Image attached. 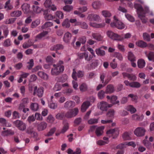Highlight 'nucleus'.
Here are the masks:
<instances>
[{"label": "nucleus", "instance_id": "nucleus-1", "mask_svg": "<svg viewBox=\"0 0 154 154\" xmlns=\"http://www.w3.org/2000/svg\"><path fill=\"white\" fill-rule=\"evenodd\" d=\"M54 67L51 70V73L52 75H57L62 73L64 70V66L63 65H57L53 64Z\"/></svg>", "mask_w": 154, "mask_h": 154}, {"label": "nucleus", "instance_id": "nucleus-2", "mask_svg": "<svg viewBox=\"0 0 154 154\" xmlns=\"http://www.w3.org/2000/svg\"><path fill=\"white\" fill-rule=\"evenodd\" d=\"M79 109L77 108H75L69 110L66 113L65 116L68 118H71L75 117L77 115Z\"/></svg>", "mask_w": 154, "mask_h": 154}, {"label": "nucleus", "instance_id": "nucleus-3", "mask_svg": "<svg viewBox=\"0 0 154 154\" xmlns=\"http://www.w3.org/2000/svg\"><path fill=\"white\" fill-rule=\"evenodd\" d=\"M112 106L111 104H108L107 102L101 101L97 104V107L102 111H106L109 108Z\"/></svg>", "mask_w": 154, "mask_h": 154}, {"label": "nucleus", "instance_id": "nucleus-4", "mask_svg": "<svg viewBox=\"0 0 154 154\" xmlns=\"http://www.w3.org/2000/svg\"><path fill=\"white\" fill-rule=\"evenodd\" d=\"M37 129L38 131H41L45 130L48 126L47 123L42 121L36 123Z\"/></svg>", "mask_w": 154, "mask_h": 154}, {"label": "nucleus", "instance_id": "nucleus-5", "mask_svg": "<svg viewBox=\"0 0 154 154\" xmlns=\"http://www.w3.org/2000/svg\"><path fill=\"white\" fill-rule=\"evenodd\" d=\"M106 133L107 136L109 137H112L113 139H115L118 136L119 131L117 128H114L109 130Z\"/></svg>", "mask_w": 154, "mask_h": 154}, {"label": "nucleus", "instance_id": "nucleus-6", "mask_svg": "<svg viewBox=\"0 0 154 154\" xmlns=\"http://www.w3.org/2000/svg\"><path fill=\"white\" fill-rule=\"evenodd\" d=\"M44 92L43 88L42 87L38 88L37 86L34 88L33 95H36L39 97H42L43 95Z\"/></svg>", "mask_w": 154, "mask_h": 154}, {"label": "nucleus", "instance_id": "nucleus-7", "mask_svg": "<svg viewBox=\"0 0 154 154\" xmlns=\"http://www.w3.org/2000/svg\"><path fill=\"white\" fill-rule=\"evenodd\" d=\"M15 126L21 131H24L26 128L25 124L22 121L19 120H17L14 122Z\"/></svg>", "mask_w": 154, "mask_h": 154}, {"label": "nucleus", "instance_id": "nucleus-8", "mask_svg": "<svg viewBox=\"0 0 154 154\" xmlns=\"http://www.w3.org/2000/svg\"><path fill=\"white\" fill-rule=\"evenodd\" d=\"M107 34L109 37L114 40L120 41L122 39L120 38V35L111 31H108L107 32Z\"/></svg>", "mask_w": 154, "mask_h": 154}, {"label": "nucleus", "instance_id": "nucleus-9", "mask_svg": "<svg viewBox=\"0 0 154 154\" xmlns=\"http://www.w3.org/2000/svg\"><path fill=\"white\" fill-rule=\"evenodd\" d=\"M146 131L143 127H139L137 128L134 131V134L138 137H142L145 134Z\"/></svg>", "mask_w": 154, "mask_h": 154}, {"label": "nucleus", "instance_id": "nucleus-10", "mask_svg": "<svg viewBox=\"0 0 154 154\" xmlns=\"http://www.w3.org/2000/svg\"><path fill=\"white\" fill-rule=\"evenodd\" d=\"M145 9L146 10V11L143 12V13H138V17L141 19L142 22L143 23H146L148 20L147 18H145V14L147 13H149V11L148 7H146Z\"/></svg>", "mask_w": 154, "mask_h": 154}, {"label": "nucleus", "instance_id": "nucleus-11", "mask_svg": "<svg viewBox=\"0 0 154 154\" xmlns=\"http://www.w3.org/2000/svg\"><path fill=\"white\" fill-rule=\"evenodd\" d=\"M88 18L90 21L99 22L101 20V19L98 15L94 14H89L88 16Z\"/></svg>", "mask_w": 154, "mask_h": 154}, {"label": "nucleus", "instance_id": "nucleus-12", "mask_svg": "<svg viewBox=\"0 0 154 154\" xmlns=\"http://www.w3.org/2000/svg\"><path fill=\"white\" fill-rule=\"evenodd\" d=\"M92 36L93 38L98 41H103V36L98 33H93L92 34Z\"/></svg>", "mask_w": 154, "mask_h": 154}, {"label": "nucleus", "instance_id": "nucleus-13", "mask_svg": "<svg viewBox=\"0 0 154 154\" xmlns=\"http://www.w3.org/2000/svg\"><path fill=\"white\" fill-rule=\"evenodd\" d=\"M75 103L71 100L66 101L64 104V107L66 109L73 108L75 106Z\"/></svg>", "mask_w": 154, "mask_h": 154}, {"label": "nucleus", "instance_id": "nucleus-14", "mask_svg": "<svg viewBox=\"0 0 154 154\" xmlns=\"http://www.w3.org/2000/svg\"><path fill=\"white\" fill-rule=\"evenodd\" d=\"M72 37L71 34L69 32H67L65 33L63 37V41L65 43H69Z\"/></svg>", "mask_w": 154, "mask_h": 154}, {"label": "nucleus", "instance_id": "nucleus-15", "mask_svg": "<svg viewBox=\"0 0 154 154\" xmlns=\"http://www.w3.org/2000/svg\"><path fill=\"white\" fill-rule=\"evenodd\" d=\"M48 33V32L47 31H44L36 35L35 37V41L36 42L38 40H40L42 38L44 37L45 35H47Z\"/></svg>", "mask_w": 154, "mask_h": 154}, {"label": "nucleus", "instance_id": "nucleus-16", "mask_svg": "<svg viewBox=\"0 0 154 154\" xmlns=\"http://www.w3.org/2000/svg\"><path fill=\"white\" fill-rule=\"evenodd\" d=\"M115 91V89L113 85H107L105 91L106 94H111Z\"/></svg>", "mask_w": 154, "mask_h": 154}, {"label": "nucleus", "instance_id": "nucleus-17", "mask_svg": "<svg viewBox=\"0 0 154 154\" xmlns=\"http://www.w3.org/2000/svg\"><path fill=\"white\" fill-rule=\"evenodd\" d=\"M0 29L3 30L5 37L6 38L9 32L8 26L5 25H2L0 27Z\"/></svg>", "mask_w": 154, "mask_h": 154}, {"label": "nucleus", "instance_id": "nucleus-18", "mask_svg": "<svg viewBox=\"0 0 154 154\" xmlns=\"http://www.w3.org/2000/svg\"><path fill=\"white\" fill-rule=\"evenodd\" d=\"M90 102L88 101L84 102L81 106V111L82 112H85L90 106Z\"/></svg>", "mask_w": 154, "mask_h": 154}, {"label": "nucleus", "instance_id": "nucleus-19", "mask_svg": "<svg viewBox=\"0 0 154 154\" xmlns=\"http://www.w3.org/2000/svg\"><path fill=\"white\" fill-rule=\"evenodd\" d=\"M114 19L115 21H116V27L119 29H122L125 28L124 24L121 22L119 21L115 16H114Z\"/></svg>", "mask_w": 154, "mask_h": 154}, {"label": "nucleus", "instance_id": "nucleus-20", "mask_svg": "<svg viewBox=\"0 0 154 154\" xmlns=\"http://www.w3.org/2000/svg\"><path fill=\"white\" fill-rule=\"evenodd\" d=\"M104 128L103 126H100L96 128L95 133L97 136L99 137L102 135Z\"/></svg>", "mask_w": 154, "mask_h": 154}, {"label": "nucleus", "instance_id": "nucleus-21", "mask_svg": "<svg viewBox=\"0 0 154 154\" xmlns=\"http://www.w3.org/2000/svg\"><path fill=\"white\" fill-rule=\"evenodd\" d=\"M134 7L138 11H139V13H143V12L145 11L146 10L145 9V8L147 7H145L144 8H143L140 5L138 4H135Z\"/></svg>", "mask_w": 154, "mask_h": 154}, {"label": "nucleus", "instance_id": "nucleus-22", "mask_svg": "<svg viewBox=\"0 0 154 154\" xmlns=\"http://www.w3.org/2000/svg\"><path fill=\"white\" fill-rule=\"evenodd\" d=\"M63 48L64 47L63 45L61 44H59L52 46L51 47L50 50L51 51H57L63 49Z\"/></svg>", "mask_w": 154, "mask_h": 154}, {"label": "nucleus", "instance_id": "nucleus-23", "mask_svg": "<svg viewBox=\"0 0 154 154\" xmlns=\"http://www.w3.org/2000/svg\"><path fill=\"white\" fill-rule=\"evenodd\" d=\"M115 113V111L114 109H110L107 113L106 116L107 117L111 119L114 118Z\"/></svg>", "mask_w": 154, "mask_h": 154}, {"label": "nucleus", "instance_id": "nucleus-24", "mask_svg": "<svg viewBox=\"0 0 154 154\" xmlns=\"http://www.w3.org/2000/svg\"><path fill=\"white\" fill-rule=\"evenodd\" d=\"M30 108L31 110L33 111H36L39 109V105L36 103H33L31 104Z\"/></svg>", "mask_w": 154, "mask_h": 154}, {"label": "nucleus", "instance_id": "nucleus-25", "mask_svg": "<svg viewBox=\"0 0 154 154\" xmlns=\"http://www.w3.org/2000/svg\"><path fill=\"white\" fill-rule=\"evenodd\" d=\"M22 8L23 11L25 13H27L30 11V6L28 4H24L22 6Z\"/></svg>", "mask_w": 154, "mask_h": 154}, {"label": "nucleus", "instance_id": "nucleus-26", "mask_svg": "<svg viewBox=\"0 0 154 154\" xmlns=\"http://www.w3.org/2000/svg\"><path fill=\"white\" fill-rule=\"evenodd\" d=\"M137 64L138 68L140 69H142L145 66L146 63L143 60L140 59L138 60Z\"/></svg>", "mask_w": 154, "mask_h": 154}, {"label": "nucleus", "instance_id": "nucleus-27", "mask_svg": "<svg viewBox=\"0 0 154 154\" xmlns=\"http://www.w3.org/2000/svg\"><path fill=\"white\" fill-rule=\"evenodd\" d=\"M37 74L40 78L45 80H47L48 79V75L42 71L38 72Z\"/></svg>", "mask_w": 154, "mask_h": 154}, {"label": "nucleus", "instance_id": "nucleus-28", "mask_svg": "<svg viewBox=\"0 0 154 154\" xmlns=\"http://www.w3.org/2000/svg\"><path fill=\"white\" fill-rule=\"evenodd\" d=\"M145 53L149 61L154 62V53L152 52H149L148 54L146 51Z\"/></svg>", "mask_w": 154, "mask_h": 154}, {"label": "nucleus", "instance_id": "nucleus-29", "mask_svg": "<svg viewBox=\"0 0 154 154\" xmlns=\"http://www.w3.org/2000/svg\"><path fill=\"white\" fill-rule=\"evenodd\" d=\"M79 88L81 91L82 92H85L88 90L87 85L85 83H83L80 85Z\"/></svg>", "mask_w": 154, "mask_h": 154}, {"label": "nucleus", "instance_id": "nucleus-30", "mask_svg": "<svg viewBox=\"0 0 154 154\" xmlns=\"http://www.w3.org/2000/svg\"><path fill=\"white\" fill-rule=\"evenodd\" d=\"M136 44L137 46L142 48H145L147 47V46L146 42L141 40L137 42L136 43Z\"/></svg>", "mask_w": 154, "mask_h": 154}, {"label": "nucleus", "instance_id": "nucleus-31", "mask_svg": "<svg viewBox=\"0 0 154 154\" xmlns=\"http://www.w3.org/2000/svg\"><path fill=\"white\" fill-rule=\"evenodd\" d=\"M21 12L19 10L15 11L10 13V16L12 17H19L21 14Z\"/></svg>", "mask_w": 154, "mask_h": 154}, {"label": "nucleus", "instance_id": "nucleus-32", "mask_svg": "<svg viewBox=\"0 0 154 154\" xmlns=\"http://www.w3.org/2000/svg\"><path fill=\"white\" fill-rule=\"evenodd\" d=\"M96 54L99 56H103L105 54V51L101 50L100 48H97L95 50Z\"/></svg>", "mask_w": 154, "mask_h": 154}, {"label": "nucleus", "instance_id": "nucleus-33", "mask_svg": "<svg viewBox=\"0 0 154 154\" xmlns=\"http://www.w3.org/2000/svg\"><path fill=\"white\" fill-rule=\"evenodd\" d=\"M128 59L131 62H134L136 60L135 57L131 51L128 52Z\"/></svg>", "mask_w": 154, "mask_h": 154}, {"label": "nucleus", "instance_id": "nucleus-34", "mask_svg": "<svg viewBox=\"0 0 154 154\" xmlns=\"http://www.w3.org/2000/svg\"><path fill=\"white\" fill-rule=\"evenodd\" d=\"M106 92L103 90H100L97 93V97L100 100L103 99L105 97Z\"/></svg>", "mask_w": 154, "mask_h": 154}, {"label": "nucleus", "instance_id": "nucleus-35", "mask_svg": "<svg viewBox=\"0 0 154 154\" xmlns=\"http://www.w3.org/2000/svg\"><path fill=\"white\" fill-rule=\"evenodd\" d=\"M106 74L105 73L103 72L100 74V79L102 83L104 84V86H105L109 82L106 80L105 81H104V79L105 76Z\"/></svg>", "mask_w": 154, "mask_h": 154}, {"label": "nucleus", "instance_id": "nucleus-36", "mask_svg": "<svg viewBox=\"0 0 154 154\" xmlns=\"http://www.w3.org/2000/svg\"><path fill=\"white\" fill-rule=\"evenodd\" d=\"M128 97H130L131 98V101L134 102L135 103L137 102L138 97L136 95L133 94H130L128 95Z\"/></svg>", "mask_w": 154, "mask_h": 154}, {"label": "nucleus", "instance_id": "nucleus-37", "mask_svg": "<svg viewBox=\"0 0 154 154\" xmlns=\"http://www.w3.org/2000/svg\"><path fill=\"white\" fill-rule=\"evenodd\" d=\"M16 20V18H11L7 19L4 21V23L6 24H10L13 23Z\"/></svg>", "mask_w": 154, "mask_h": 154}, {"label": "nucleus", "instance_id": "nucleus-38", "mask_svg": "<svg viewBox=\"0 0 154 154\" xmlns=\"http://www.w3.org/2000/svg\"><path fill=\"white\" fill-rule=\"evenodd\" d=\"M126 109L130 111L131 113H134L136 111V109L132 105H129L127 106Z\"/></svg>", "mask_w": 154, "mask_h": 154}, {"label": "nucleus", "instance_id": "nucleus-39", "mask_svg": "<svg viewBox=\"0 0 154 154\" xmlns=\"http://www.w3.org/2000/svg\"><path fill=\"white\" fill-rule=\"evenodd\" d=\"M98 119L95 118H91L88 121V123L89 125H93L98 123Z\"/></svg>", "mask_w": 154, "mask_h": 154}, {"label": "nucleus", "instance_id": "nucleus-40", "mask_svg": "<svg viewBox=\"0 0 154 154\" xmlns=\"http://www.w3.org/2000/svg\"><path fill=\"white\" fill-rule=\"evenodd\" d=\"M62 26L66 28H69L70 27V24L68 19H66L64 20L62 23Z\"/></svg>", "mask_w": 154, "mask_h": 154}, {"label": "nucleus", "instance_id": "nucleus-41", "mask_svg": "<svg viewBox=\"0 0 154 154\" xmlns=\"http://www.w3.org/2000/svg\"><path fill=\"white\" fill-rule=\"evenodd\" d=\"M14 134V132L11 130H7L2 132V135L4 136H8L9 135H12Z\"/></svg>", "mask_w": 154, "mask_h": 154}, {"label": "nucleus", "instance_id": "nucleus-42", "mask_svg": "<svg viewBox=\"0 0 154 154\" xmlns=\"http://www.w3.org/2000/svg\"><path fill=\"white\" fill-rule=\"evenodd\" d=\"M11 40L9 38H8L5 40L3 45L5 47H8L11 46Z\"/></svg>", "mask_w": 154, "mask_h": 154}, {"label": "nucleus", "instance_id": "nucleus-43", "mask_svg": "<svg viewBox=\"0 0 154 154\" xmlns=\"http://www.w3.org/2000/svg\"><path fill=\"white\" fill-rule=\"evenodd\" d=\"M122 136L123 139L124 140H129L131 138L130 134L127 132H125Z\"/></svg>", "mask_w": 154, "mask_h": 154}, {"label": "nucleus", "instance_id": "nucleus-44", "mask_svg": "<svg viewBox=\"0 0 154 154\" xmlns=\"http://www.w3.org/2000/svg\"><path fill=\"white\" fill-rule=\"evenodd\" d=\"M53 25V23L51 22H47L43 25L42 26V29H45L48 27L52 26Z\"/></svg>", "mask_w": 154, "mask_h": 154}, {"label": "nucleus", "instance_id": "nucleus-45", "mask_svg": "<svg viewBox=\"0 0 154 154\" xmlns=\"http://www.w3.org/2000/svg\"><path fill=\"white\" fill-rule=\"evenodd\" d=\"M92 6L94 9H98L100 8L101 3L98 1L94 2L92 3Z\"/></svg>", "mask_w": 154, "mask_h": 154}, {"label": "nucleus", "instance_id": "nucleus-46", "mask_svg": "<svg viewBox=\"0 0 154 154\" xmlns=\"http://www.w3.org/2000/svg\"><path fill=\"white\" fill-rule=\"evenodd\" d=\"M62 88L61 85L59 83H56L53 88V90L54 91H60Z\"/></svg>", "mask_w": 154, "mask_h": 154}, {"label": "nucleus", "instance_id": "nucleus-47", "mask_svg": "<svg viewBox=\"0 0 154 154\" xmlns=\"http://www.w3.org/2000/svg\"><path fill=\"white\" fill-rule=\"evenodd\" d=\"M10 0H8L5 3L4 8H7V10H10L12 9L13 8V6L10 4Z\"/></svg>", "mask_w": 154, "mask_h": 154}, {"label": "nucleus", "instance_id": "nucleus-48", "mask_svg": "<svg viewBox=\"0 0 154 154\" xmlns=\"http://www.w3.org/2000/svg\"><path fill=\"white\" fill-rule=\"evenodd\" d=\"M56 130V128L55 127H53L51 128L49 131L45 135L46 136L49 137L52 136Z\"/></svg>", "mask_w": 154, "mask_h": 154}, {"label": "nucleus", "instance_id": "nucleus-49", "mask_svg": "<svg viewBox=\"0 0 154 154\" xmlns=\"http://www.w3.org/2000/svg\"><path fill=\"white\" fill-rule=\"evenodd\" d=\"M73 90L72 88H69L66 89L65 91H63V93L67 96L70 95L73 92Z\"/></svg>", "mask_w": 154, "mask_h": 154}, {"label": "nucleus", "instance_id": "nucleus-50", "mask_svg": "<svg viewBox=\"0 0 154 154\" xmlns=\"http://www.w3.org/2000/svg\"><path fill=\"white\" fill-rule=\"evenodd\" d=\"M54 118L51 115H49L48 116L47 119V122L50 123H52L54 121Z\"/></svg>", "mask_w": 154, "mask_h": 154}, {"label": "nucleus", "instance_id": "nucleus-51", "mask_svg": "<svg viewBox=\"0 0 154 154\" xmlns=\"http://www.w3.org/2000/svg\"><path fill=\"white\" fill-rule=\"evenodd\" d=\"M131 35L130 33H128L122 36H120V38L122 39L120 41H122L125 39H128L131 37Z\"/></svg>", "mask_w": 154, "mask_h": 154}, {"label": "nucleus", "instance_id": "nucleus-52", "mask_svg": "<svg viewBox=\"0 0 154 154\" xmlns=\"http://www.w3.org/2000/svg\"><path fill=\"white\" fill-rule=\"evenodd\" d=\"M141 86L140 84L138 82H131V87L135 88H139Z\"/></svg>", "mask_w": 154, "mask_h": 154}, {"label": "nucleus", "instance_id": "nucleus-53", "mask_svg": "<svg viewBox=\"0 0 154 154\" xmlns=\"http://www.w3.org/2000/svg\"><path fill=\"white\" fill-rule=\"evenodd\" d=\"M45 19L46 20H52L54 18V17L51 14H46L44 16Z\"/></svg>", "mask_w": 154, "mask_h": 154}, {"label": "nucleus", "instance_id": "nucleus-54", "mask_svg": "<svg viewBox=\"0 0 154 154\" xmlns=\"http://www.w3.org/2000/svg\"><path fill=\"white\" fill-rule=\"evenodd\" d=\"M102 14L105 17H109L111 16V13L109 11L106 10L102 11Z\"/></svg>", "mask_w": 154, "mask_h": 154}, {"label": "nucleus", "instance_id": "nucleus-55", "mask_svg": "<svg viewBox=\"0 0 154 154\" xmlns=\"http://www.w3.org/2000/svg\"><path fill=\"white\" fill-rule=\"evenodd\" d=\"M35 119L39 121H42L43 119V117L41 114L38 112H36L35 115Z\"/></svg>", "mask_w": 154, "mask_h": 154}, {"label": "nucleus", "instance_id": "nucleus-56", "mask_svg": "<svg viewBox=\"0 0 154 154\" xmlns=\"http://www.w3.org/2000/svg\"><path fill=\"white\" fill-rule=\"evenodd\" d=\"M29 64L27 66V68L29 69H31L34 66V61L32 59L30 60L29 61L27 62Z\"/></svg>", "mask_w": 154, "mask_h": 154}, {"label": "nucleus", "instance_id": "nucleus-57", "mask_svg": "<svg viewBox=\"0 0 154 154\" xmlns=\"http://www.w3.org/2000/svg\"><path fill=\"white\" fill-rule=\"evenodd\" d=\"M32 8L34 11L36 13H39L41 11V9L37 5H33Z\"/></svg>", "mask_w": 154, "mask_h": 154}, {"label": "nucleus", "instance_id": "nucleus-58", "mask_svg": "<svg viewBox=\"0 0 154 154\" xmlns=\"http://www.w3.org/2000/svg\"><path fill=\"white\" fill-rule=\"evenodd\" d=\"M40 21L38 20H37L34 22H33L31 26L32 28H35L40 24Z\"/></svg>", "mask_w": 154, "mask_h": 154}, {"label": "nucleus", "instance_id": "nucleus-59", "mask_svg": "<svg viewBox=\"0 0 154 154\" xmlns=\"http://www.w3.org/2000/svg\"><path fill=\"white\" fill-rule=\"evenodd\" d=\"M143 37L144 40L147 41H149L150 40V36L147 33H144L143 34Z\"/></svg>", "mask_w": 154, "mask_h": 154}, {"label": "nucleus", "instance_id": "nucleus-60", "mask_svg": "<svg viewBox=\"0 0 154 154\" xmlns=\"http://www.w3.org/2000/svg\"><path fill=\"white\" fill-rule=\"evenodd\" d=\"M51 4V0H46L44 3L45 7L48 9Z\"/></svg>", "mask_w": 154, "mask_h": 154}, {"label": "nucleus", "instance_id": "nucleus-61", "mask_svg": "<svg viewBox=\"0 0 154 154\" xmlns=\"http://www.w3.org/2000/svg\"><path fill=\"white\" fill-rule=\"evenodd\" d=\"M56 15L60 19H62L64 17L63 13L60 11H57L56 12Z\"/></svg>", "mask_w": 154, "mask_h": 154}, {"label": "nucleus", "instance_id": "nucleus-62", "mask_svg": "<svg viewBox=\"0 0 154 154\" xmlns=\"http://www.w3.org/2000/svg\"><path fill=\"white\" fill-rule=\"evenodd\" d=\"M68 128H69L68 123L67 122L65 123L64 124L63 127L61 131V133H64L68 129Z\"/></svg>", "mask_w": 154, "mask_h": 154}, {"label": "nucleus", "instance_id": "nucleus-63", "mask_svg": "<svg viewBox=\"0 0 154 154\" xmlns=\"http://www.w3.org/2000/svg\"><path fill=\"white\" fill-rule=\"evenodd\" d=\"M73 9V7L70 5H66L64 6L63 8V10L69 12L72 10Z\"/></svg>", "mask_w": 154, "mask_h": 154}, {"label": "nucleus", "instance_id": "nucleus-64", "mask_svg": "<svg viewBox=\"0 0 154 154\" xmlns=\"http://www.w3.org/2000/svg\"><path fill=\"white\" fill-rule=\"evenodd\" d=\"M49 107L51 109H55L57 108V105L56 103H51L48 105Z\"/></svg>", "mask_w": 154, "mask_h": 154}]
</instances>
